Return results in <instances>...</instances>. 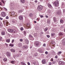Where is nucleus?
Returning a JSON list of instances; mask_svg holds the SVG:
<instances>
[{
  "label": "nucleus",
  "instance_id": "37998d69",
  "mask_svg": "<svg viewBox=\"0 0 65 65\" xmlns=\"http://www.w3.org/2000/svg\"><path fill=\"white\" fill-rule=\"evenodd\" d=\"M63 34L62 33H59V35H63Z\"/></svg>",
  "mask_w": 65,
  "mask_h": 65
},
{
  "label": "nucleus",
  "instance_id": "a878e982",
  "mask_svg": "<svg viewBox=\"0 0 65 65\" xmlns=\"http://www.w3.org/2000/svg\"><path fill=\"white\" fill-rule=\"evenodd\" d=\"M36 62L35 61H33L32 63L33 64H34V65H36Z\"/></svg>",
  "mask_w": 65,
  "mask_h": 65
},
{
  "label": "nucleus",
  "instance_id": "c85d7f7f",
  "mask_svg": "<svg viewBox=\"0 0 65 65\" xmlns=\"http://www.w3.org/2000/svg\"><path fill=\"white\" fill-rule=\"evenodd\" d=\"M53 19L54 22H56V18L55 17H53Z\"/></svg>",
  "mask_w": 65,
  "mask_h": 65
},
{
  "label": "nucleus",
  "instance_id": "20e7f679",
  "mask_svg": "<svg viewBox=\"0 0 65 65\" xmlns=\"http://www.w3.org/2000/svg\"><path fill=\"white\" fill-rule=\"evenodd\" d=\"M59 65H63L64 64V62L63 61H60L59 62Z\"/></svg>",
  "mask_w": 65,
  "mask_h": 65
},
{
  "label": "nucleus",
  "instance_id": "8fccbe9b",
  "mask_svg": "<svg viewBox=\"0 0 65 65\" xmlns=\"http://www.w3.org/2000/svg\"><path fill=\"white\" fill-rule=\"evenodd\" d=\"M45 45H46L45 44V43H44V44H43V46H45Z\"/></svg>",
  "mask_w": 65,
  "mask_h": 65
},
{
  "label": "nucleus",
  "instance_id": "774afa93",
  "mask_svg": "<svg viewBox=\"0 0 65 65\" xmlns=\"http://www.w3.org/2000/svg\"><path fill=\"white\" fill-rule=\"evenodd\" d=\"M63 12H65V10H63Z\"/></svg>",
  "mask_w": 65,
  "mask_h": 65
},
{
  "label": "nucleus",
  "instance_id": "393cba45",
  "mask_svg": "<svg viewBox=\"0 0 65 65\" xmlns=\"http://www.w3.org/2000/svg\"><path fill=\"white\" fill-rule=\"evenodd\" d=\"M3 60H4V61H6L7 60V59L6 58H5L4 59H3Z\"/></svg>",
  "mask_w": 65,
  "mask_h": 65
},
{
  "label": "nucleus",
  "instance_id": "4be33fe9",
  "mask_svg": "<svg viewBox=\"0 0 65 65\" xmlns=\"http://www.w3.org/2000/svg\"><path fill=\"white\" fill-rule=\"evenodd\" d=\"M27 46H23V48H27Z\"/></svg>",
  "mask_w": 65,
  "mask_h": 65
},
{
  "label": "nucleus",
  "instance_id": "c756f323",
  "mask_svg": "<svg viewBox=\"0 0 65 65\" xmlns=\"http://www.w3.org/2000/svg\"><path fill=\"white\" fill-rule=\"evenodd\" d=\"M55 35V33H52L51 34V36H54V35Z\"/></svg>",
  "mask_w": 65,
  "mask_h": 65
},
{
  "label": "nucleus",
  "instance_id": "49530a36",
  "mask_svg": "<svg viewBox=\"0 0 65 65\" xmlns=\"http://www.w3.org/2000/svg\"><path fill=\"white\" fill-rule=\"evenodd\" d=\"M29 16H32V14L31 13H30L29 14Z\"/></svg>",
  "mask_w": 65,
  "mask_h": 65
},
{
  "label": "nucleus",
  "instance_id": "5fc2aeb1",
  "mask_svg": "<svg viewBox=\"0 0 65 65\" xmlns=\"http://www.w3.org/2000/svg\"><path fill=\"white\" fill-rule=\"evenodd\" d=\"M51 59H52L51 60V61H53V58H52Z\"/></svg>",
  "mask_w": 65,
  "mask_h": 65
},
{
  "label": "nucleus",
  "instance_id": "4468645a",
  "mask_svg": "<svg viewBox=\"0 0 65 65\" xmlns=\"http://www.w3.org/2000/svg\"><path fill=\"white\" fill-rule=\"evenodd\" d=\"M48 6L49 7V8H52V5H51L50 4H47Z\"/></svg>",
  "mask_w": 65,
  "mask_h": 65
},
{
  "label": "nucleus",
  "instance_id": "052dcab7",
  "mask_svg": "<svg viewBox=\"0 0 65 65\" xmlns=\"http://www.w3.org/2000/svg\"><path fill=\"white\" fill-rule=\"evenodd\" d=\"M14 21H15V22H17V20H14Z\"/></svg>",
  "mask_w": 65,
  "mask_h": 65
},
{
  "label": "nucleus",
  "instance_id": "680f3d73",
  "mask_svg": "<svg viewBox=\"0 0 65 65\" xmlns=\"http://www.w3.org/2000/svg\"><path fill=\"white\" fill-rule=\"evenodd\" d=\"M0 19L1 20H3V19H2V18L0 17Z\"/></svg>",
  "mask_w": 65,
  "mask_h": 65
},
{
  "label": "nucleus",
  "instance_id": "b1692460",
  "mask_svg": "<svg viewBox=\"0 0 65 65\" xmlns=\"http://www.w3.org/2000/svg\"><path fill=\"white\" fill-rule=\"evenodd\" d=\"M61 53H62V52H59L57 54L58 55H60V54H61Z\"/></svg>",
  "mask_w": 65,
  "mask_h": 65
},
{
  "label": "nucleus",
  "instance_id": "6ab92c4d",
  "mask_svg": "<svg viewBox=\"0 0 65 65\" xmlns=\"http://www.w3.org/2000/svg\"><path fill=\"white\" fill-rule=\"evenodd\" d=\"M11 52H15V50H14L13 49H11Z\"/></svg>",
  "mask_w": 65,
  "mask_h": 65
},
{
  "label": "nucleus",
  "instance_id": "a19ab883",
  "mask_svg": "<svg viewBox=\"0 0 65 65\" xmlns=\"http://www.w3.org/2000/svg\"><path fill=\"white\" fill-rule=\"evenodd\" d=\"M52 63L53 64H55V63H56V61H53V62H52Z\"/></svg>",
  "mask_w": 65,
  "mask_h": 65
},
{
  "label": "nucleus",
  "instance_id": "c9c22d12",
  "mask_svg": "<svg viewBox=\"0 0 65 65\" xmlns=\"http://www.w3.org/2000/svg\"><path fill=\"white\" fill-rule=\"evenodd\" d=\"M14 39H12V41L11 42L12 43H13V42H14Z\"/></svg>",
  "mask_w": 65,
  "mask_h": 65
},
{
  "label": "nucleus",
  "instance_id": "9b49d317",
  "mask_svg": "<svg viewBox=\"0 0 65 65\" xmlns=\"http://www.w3.org/2000/svg\"><path fill=\"white\" fill-rule=\"evenodd\" d=\"M42 62L43 64L46 63V60L45 59H43L42 61Z\"/></svg>",
  "mask_w": 65,
  "mask_h": 65
},
{
  "label": "nucleus",
  "instance_id": "13d9d810",
  "mask_svg": "<svg viewBox=\"0 0 65 65\" xmlns=\"http://www.w3.org/2000/svg\"><path fill=\"white\" fill-rule=\"evenodd\" d=\"M45 53L46 54H48V52H47V51Z\"/></svg>",
  "mask_w": 65,
  "mask_h": 65
},
{
  "label": "nucleus",
  "instance_id": "6e6d98bb",
  "mask_svg": "<svg viewBox=\"0 0 65 65\" xmlns=\"http://www.w3.org/2000/svg\"><path fill=\"white\" fill-rule=\"evenodd\" d=\"M6 24H8V22H7V21H6Z\"/></svg>",
  "mask_w": 65,
  "mask_h": 65
},
{
  "label": "nucleus",
  "instance_id": "5701e85b",
  "mask_svg": "<svg viewBox=\"0 0 65 65\" xmlns=\"http://www.w3.org/2000/svg\"><path fill=\"white\" fill-rule=\"evenodd\" d=\"M6 42H10V39H7Z\"/></svg>",
  "mask_w": 65,
  "mask_h": 65
},
{
  "label": "nucleus",
  "instance_id": "f03ea898",
  "mask_svg": "<svg viewBox=\"0 0 65 65\" xmlns=\"http://www.w3.org/2000/svg\"><path fill=\"white\" fill-rule=\"evenodd\" d=\"M37 9L38 11H41L42 9V6H38Z\"/></svg>",
  "mask_w": 65,
  "mask_h": 65
},
{
  "label": "nucleus",
  "instance_id": "f704fd0d",
  "mask_svg": "<svg viewBox=\"0 0 65 65\" xmlns=\"http://www.w3.org/2000/svg\"><path fill=\"white\" fill-rule=\"evenodd\" d=\"M48 29H47V28H45L44 29V30L45 31H47V30Z\"/></svg>",
  "mask_w": 65,
  "mask_h": 65
},
{
  "label": "nucleus",
  "instance_id": "3c124183",
  "mask_svg": "<svg viewBox=\"0 0 65 65\" xmlns=\"http://www.w3.org/2000/svg\"><path fill=\"white\" fill-rule=\"evenodd\" d=\"M61 29H63V28H64V27L63 26H61Z\"/></svg>",
  "mask_w": 65,
  "mask_h": 65
},
{
  "label": "nucleus",
  "instance_id": "864d4df0",
  "mask_svg": "<svg viewBox=\"0 0 65 65\" xmlns=\"http://www.w3.org/2000/svg\"><path fill=\"white\" fill-rule=\"evenodd\" d=\"M40 18H43V16L42 15H41L40 16Z\"/></svg>",
  "mask_w": 65,
  "mask_h": 65
},
{
  "label": "nucleus",
  "instance_id": "f257e3e1",
  "mask_svg": "<svg viewBox=\"0 0 65 65\" xmlns=\"http://www.w3.org/2000/svg\"><path fill=\"white\" fill-rule=\"evenodd\" d=\"M54 6L56 7H57L59 6V2L58 1H56L55 3H54Z\"/></svg>",
  "mask_w": 65,
  "mask_h": 65
},
{
  "label": "nucleus",
  "instance_id": "412c9836",
  "mask_svg": "<svg viewBox=\"0 0 65 65\" xmlns=\"http://www.w3.org/2000/svg\"><path fill=\"white\" fill-rule=\"evenodd\" d=\"M27 34V32H26V31H23V34L24 35H26Z\"/></svg>",
  "mask_w": 65,
  "mask_h": 65
},
{
  "label": "nucleus",
  "instance_id": "f3484780",
  "mask_svg": "<svg viewBox=\"0 0 65 65\" xmlns=\"http://www.w3.org/2000/svg\"><path fill=\"white\" fill-rule=\"evenodd\" d=\"M2 35H5V32L3 31L1 32Z\"/></svg>",
  "mask_w": 65,
  "mask_h": 65
},
{
  "label": "nucleus",
  "instance_id": "69168bd1",
  "mask_svg": "<svg viewBox=\"0 0 65 65\" xmlns=\"http://www.w3.org/2000/svg\"><path fill=\"white\" fill-rule=\"evenodd\" d=\"M2 2H3V4H4V1H2Z\"/></svg>",
  "mask_w": 65,
  "mask_h": 65
},
{
  "label": "nucleus",
  "instance_id": "e2e57ef3",
  "mask_svg": "<svg viewBox=\"0 0 65 65\" xmlns=\"http://www.w3.org/2000/svg\"><path fill=\"white\" fill-rule=\"evenodd\" d=\"M22 10H21L19 11V12H22Z\"/></svg>",
  "mask_w": 65,
  "mask_h": 65
},
{
  "label": "nucleus",
  "instance_id": "0eeeda50",
  "mask_svg": "<svg viewBox=\"0 0 65 65\" xmlns=\"http://www.w3.org/2000/svg\"><path fill=\"white\" fill-rule=\"evenodd\" d=\"M29 37L31 38L30 39V40H34V38L32 36V35H29Z\"/></svg>",
  "mask_w": 65,
  "mask_h": 65
},
{
  "label": "nucleus",
  "instance_id": "e433bc0d",
  "mask_svg": "<svg viewBox=\"0 0 65 65\" xmlns=\"http://www.w3.org/2000/svg\"><path fill=\"white\" fill-rule=\"evenodd\" d=\"M14 19H13L12 20V22L13 23H15Z\"/></svg>",
  "mask_w": 65,
  "mask_h": 65
},
{
  "label": "nucleus",
  "instance_id": "bb28decb",
  "mask_svg": "<svg viewBox=\"0 0 65 65\" xmlns=\"http://www.w3.org/2000/svg\"><path fill=\"white\" fill-rule=\"evenodd\" d=\"M10 46H11V47H13V44L10 43Z\"/></svg>",
  "mask_w": 65,
  "mask_h": 65
},
{
  "label": "nucleus",
  "instance_id": "6e6552de",
  "mask_svg": "<svg viewBox=\"0 0 65 65\" xmlns=\"http://www.w3.org/2000/svg\"><path fill=\"white\" fill-rule=\"evenodd\" d=\"M36 46H38L39 44V43L38 41H36L35 43Z\"/></svg>",
  "mask_w": 65,
  "mask_h": 65
},
{
  "label": "nucleus",
  "instance_id": "aec40b11",
  "mask_svg": "<svg viewBox=\"0 0 65 65\" xmlns=\"http://www.w3.org/2000/svg\"><path fill=\"white\" fill-rule=\"evenodd\" d=\"M22 46V44L21 43H20L18 44V46L19 47H21Z\"/></svg>",
  "mask_w": 65,
  "mask_h": 65
},
{
  "label": "nucleus",
  "instance_id": "603ef678",
  "mask_svg": "<svg viewBox=\"0 0 65 65\" xmlns=\"http://www.w3.org/2000/svg\"><path fill=\"white\" fill-rule=\"evenodd\" d=\"M28 65H30V63H29V62H28L27 63Z\"/></svg>",
  "mask_w": 65,
  "mask_h": 65
},
{
  "label": "nucleus",
  "instance_id": "09e8293b",
  "mask_svg": "<svg viewBox=\"0 0 65 65\" xmlns=\"http://www.w3.org/2000/svg\"><path fill=\"white\" fill-rule=\"evenodd\" d=\"M6 19H8V16H7L6 17Z\"/></svg>",
  "mask_w": 65,
  "mask_h": 65
},
{
  "label": "nucleus",
  "instance_id": "338daca9",
  "mask_svg": "<svg viewBox=\"0 0 65 65\" xmlns=\"http://www.w3.org/2000/svg\"><path fill=\"white\" fill-rule=\"evenodd\" d=\"M34 23H37V22H36V21H34Z\"/></svg>",
  "mask_w": 65,
  "mask_h": 65
},
{
  "label": "nucleus",
  "instance_id": "58836bf2",
  "mask_svg": "<svg viewBox=\"0 0 65 65\" xmlns=\"http://www.w3.org/2000/svg\"><path fill=\"white\" fill-rule=\"evenodd\" d=\"M47 23L49 24H50V20L48 21H47Z\"/></svg>",
  "mask_w": 65,
  "mask_h": 65
},
{
  "label": "nucleus",
  "instance_id": "0e129e2a",
  "mask_svg": "<svg viewBox=\"0 0 65 65\" xmlns=\"http://www.w3.org/2000/svg\"><path fill=\"white\" fill-rule=\"evenodd\" d=\"M48 63L49 64H52V63L51 62H49Z\"/></svg>",
  "mask_w": 65,
  "mask_h": 65
},
{
  "label": "nucleus",
  "instance_id": "dca6fc26",
  "mask_svg": "<svg viewBox=\"0 0 65 65\" xmlns=\"http://www.w3.org/2000/svg\"><path fill=\"white\" fill-rule=\"evenodd\" d=\"M21 65H26V63L23 62H21Z\"/></svg>",
  "mask_w": 65,
  "mask_h": 65
},
{
  "label": "nucleus",
  "instance_id": "39448f33",
  "mask_svg": "<svg viewBox=\"0 0 65 65\" xmlns=\"http://www.w3.org/2000/svg\"><path fill=\"white\" fill-rule=\"evenodd\" d=\"M2 15L3 17H4L6 16V14L4 12H2Z\"/></svg>",
  "mask_w": 65,
  "mask_h": 65
},
{
  "label": "nucleus",
  "instance_id": "f8f14e48",
  "mask_svg": "<svg viewBox=\"0 0 65 65\" xmlns=\"http://www.w3.org/2000/svg\"><path fill=\"white\" fill-rule=\"evenodd\" d=\"M38 51L40 53H43V51L40 48H39L38 49Z\"/></svg>",
  "mask_w": 65,
  "mask_h": 65
},
{
  "label": "nucleus",
  "instance_id": "c03bdc74",
  "mask_svg": "<svg viewBox=\"0 0 65 65\" xmlns=\"http://www.w3.org/2000/svg\"><path fill=\"white\" fill-rule=\"evenodd\" d=\"M12 15H14V14H14V12H12Z\"/></svg>",
  "mask_w": 65,
  "mask_h": 65
},
{
  "label": "nucleus",
  "instance_id": "72a5a7b5",
  "mask_svg": "<svg viewBox=\"0 0 65 65\" xmlns=\"http://www.w3.org/2000/svg\"><path fill=\"white\" fill-rule=\"evenodd\" d=\"M30 25L29 24L27 23L26 24V26H27V27H29V26Z\"/></svg>",
  "mask_w": 65,
  "mask_h": 65
},
{
  "label": "nucleus",
  "instance_id": "4d7b16f0",
  "mask_svg": "<svg viewBox=\"0 0 65 65\" xmlns=\"http://www.w3.org/2000/svg\"><path fill=\"white\" fill-rule=\"evenodd\" d=\"M55 57V58H56V59H57V58H58V57L57 56H56Z\"/></svg>",
  "mask_w": 65,
  "mask_h": 65
},
{
  "label": "nucleus",
  "instance_id": "cd10ccee",
  "mask_svg": "<svg viewBox=\"0 0 65 65\" xmlns=\"http://www.w3.org/2000/svg\"><path fill=\"white\" fill-rule=\"evenodd\" d=\"M11 63H12V64H14V63H15V61H12L11 62Z\"/></svg>",
  "mask_w": 65,
  "mask_h": 65
},
{
  "label": "nucleus",
  "instance_id": "1a4fd4ad",
  "mask_svg": "<svg viewBox=\"0 0 65 65\" xmlns=\"http://www.w3.org/2000/svg\"><path fill=\"white\" fill-rule=\"evenodd\" d=\"M62 42L63 45H65V38L63 39L62 41Z\"/></svg>",
  "mask_w": 65,
  "mask_h": 65
},
{
  "label": "nucleus",
  "instance_id": "2f4dec72",
  "mask_svg": "<svg viewBox=\"0 0 65 65\" xmlns=\"http://www.w3.org/2000/svg\"><path fill=\"white\" fill-rule=\"evenodd\" d=\"M60 22L62 23H63V20H62V19H61L60 20Z\"/></svg>",
  "mask_w": 65,
  "mask_h": 65
},
{
  "label": "nucleus",
  "instance_id": "9d476101",
  "mask_svg": "<svg viewBox=\"0 0 65 65\" xmlns=\"http://www.w3.org/2000/svg\"><path fill=\"white\" fill-rule=\"evenodd\" d=\"M13 29H8V32H10V33H12V30Z\"/></svg>",
  "mask_w": 65,
  "mask_h": 65
},
{
  "label": "nucleus",
  "instance_id": "7c9ffc66",
  "mask_svg": "<svg viewBox=\"0 0 65 65\" xmlns=\"http://www.w3.org/2000/svg\"><path fill=\"white\" fill-rule=\"evenodd\" d=\"M34 56H35V57H36L37 56V54L36 53L35 54Z\"/></svg>",
  "mask_w": 65,
  "mask_h": 65
},
{
  "label": "nucleus",
  "instance_id": "a18cd8bd",
  "mask_svg": "<svg viewBox=\"0 0 65 65\" xmlns=\"http://www.w3.org/2000/svg\"><path fill=\"white\" fill-rule=\"evenodd\" d=\"M47 37L48 38H50V35H47Z\"/></svg>",
  "mask_w": 65,
  "mask_h": 65
},
{
  "label": "nucleus",
  "instance_id": "473e14b6",
  "mask_svg": "<svg viewBox=\"0 0 65 65\" xmlns=\"http://www.w3.org/2000/svg\"><path fill=\"white\" fill-rule=\"evenodd\" d=\"M20 30L21 31H23V30H24V28H23V27H21V28Z\"/></svg>",
  "mask_w": 65,
  "mask_h": 65
},
{
  "label": "nucleus",
  "instance_id": "423d86ee",
  "mask_svg": "<svg viewBox=\"0 0 65 65\" xmlns=\"http://www.w3.org/2000/svg\"><path fill=\"white\" fill-rule=\"evenodd\" d=\"M6 54L7 56L9 57H10V56H11V54H10V53L7 52L6 53Z\"/></svg>",
  "mask_w": 65,
  "mask_h": 65
},
{
  "label": "nucleus",
  "instance_id": "4c0bfd02",
  "mask_svg": "<svg viewBox=\"0 0 65 65\" xmlns=\"http://www.w3.org/2000/svg\"><path fill=\"white\" fill-rule=\"evenodd\" d=\"M37 34H34V36H35V37H36L37 36Z\"/></svg>",
  "mask_w": 65,
  "mask_h": 65
},
{
  "label": "nucleus",
  "instance_id": "a211bd4d",
  "mask_svg": "<svg viewBox=\"0 0 65 65\" xmlns=\"http://www.w3.org/2000/svg\"><path fill=\"white\" fill-rule=\"evenodd\" d=\"M21 2H22V3H24L25 2V1L24 0H21Z\"/></svg>",
  "mask_w": 65,
  "mask_h": 65
},
{
  "label": "nucleus",
  "instance_id": "de8ad7c7",
  "mask_svg": "<svg viewBox=\"0 0 65 65\" xmlns=\"http://www.w3.org/2000/svg\"><path fill=\"white\" fill-rule=\"evenodd\" d=\"M20 41H21V42L23 41V39H20Z\"/></svg>",
  "mask_w": 65,
  "mask_h": 65
},
{
  "label": "nucleus",
  "instance_id": "79ce46f5",
  "mask_svg": "<svg viewBox=\"0 0 65 65\" xmlns=\"http://www.w3.org/2000/svg\"><path fill=\"white\" fill-rule=\"evenodd\" d=\"M4 9L6 11H7V9L6 8L4 7Z\"/></svg>",
  "mask_w": 65,
  "mask_h": 65
},
{
  "label": "nucleus",
  "instance_id": "ddd939ff",
  "mask_svg": "<svg viewBox=\"0 0 65 65\" xmlns=\"http://www.w3.org/2000/svg\"><path fill=\"white\" fill-rule=\"evenodd\" d=\"M25 42L27 44H28L29 43V41L27 39L25 40Z\"/></svg>",
  "mask_w": 65,
  "mask_h": 65
},
{
  "label": "nucleus",
  "instance_id": "7ed1b4c3",
  "mask_svg": "<svg viewBox=\"0 0 65 65\" xmlns=\"http://www.w3.org/2000/svg\"><path fill=\"white\" fill-rule=\"evenodd\" d=\"M57 14L58 15H62V12H61V10L60 11H58L57 12Z\"/></svg>",
  "mask_w": 65,
  "mask_h": 65
},
{
  "label": "nucleus",
  "instance_id": "ea45409f",
  "mask_svg": "<svg viewBox=\"0 0 65 65\" xmlns=\"http://www.w3.org/2000/svg\"><path fill=\"white\" fill-rule=\"evenodd\" d=\"M12 32L13 33H15V30H12Z\"/></svg>",
  "mask_w": 65,
  "mask_h": 65
},
{
  "label": "nucleus",
  "instance_id": "2eb2a0df",
  "mask_svg": "<svg viewBox=\"0 0 65 65\" xmlns=\"http://www.w3.org/2000/svg\"><path fill=\"white\" fill-rule=\"evenodd\" d=\"M19 19L20 20H23V17L21 16L19 17Z\"/></svg>",
  "mask_w": 65,
  "mask_h": 65
},
{
  "label": "nucleus",
  "instance_id": "bf43d9fd",
  "mask_svg": "<svg viewBox=\"0 0 65 65\" xmlns=\"http://www.w3.org/2000/svg\"><path fill=\"white\" fill-rule=\"evenodd\" d=\"M1 39H2V37H0V41H1Z\"/></svg>",
  "mask_w": 65,
  "mask_h": 65
}]
</instances>
